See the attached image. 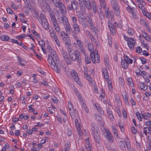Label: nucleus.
<instances>
[{
  "mask_svg": "<svg viewBox=\"0 0 151 151\" xmlns=\"http://www.w3.org/2000/svg\"><path fill=\"white\" fill-rule=\"evenodd\" d=\"M138 6L139 8L140 9L142 10H143L145 9V7L142 4H139L138 5Z\"/></svg>",
  "mask_w": 151,
  "mask_h": 151,
  "instance_id": "69168bd1",
  "label": "nucleus"
},
{
  "mask_svg": "<svg viewBox=\"0 0 151 151\" xmlns=\"http://www.w3.org/2000/svg\"><path fill=\"white\" fill-rule=\"evenodd\" d=\"M54 40L55 41V42H56V44H57V45L58 46H60V43L58 39V37L57 36V35L55 36V37H52Z\"/></svg>",
  "mask_w": 151,
  "mask_h": 151,
  "instance_id": "a19ab883",
  "label": "nucleus"
},
{
  "mask_svg": "<svg viewBox=\"0 0 151 151\" xmlns=\"http://www.w3.org/2000/svg\"><path fill=\"white\" fill-rule=\"evenodd\" d=\"M105 14H106V16L107 18H109V17H110L111 19L114 18V16L112 12H109L107 11L105 12Z\"/></svg>",
  "mask_w": 151,
  "mask_h": 151,
  "instance_id": "a211bd4d",
  "label": "nucleus"
},
{
  "mask_svg": "<svg viewBox=\"0 0 151 151\" xmlns=\"http://www.w3.org/2000/svg\"><path fill=\"white\" fill-rule=\"evenodd\" d=\"M127 81L129 85L131 87H133L134 86L132 82V79L131 78H129L127 79Z\"/></svg>",
  "mask_w": 151,
  "mask_h": 151,
  "instance_id": "473e14b6",
  "label": "nucleus"
},
{
  "mask_svg": "<svg viewBox=\"0 0 151 151\" xmlns=\"http://www.w3.org/2000/svg\"><path fill=\"white\" fill-rule=\"evenodd\" d=\"M122 115L123 116L124 118H127V115L126 111L125 110H122Z\"/></svg>",
  "mask_w": 151,
  "mask_h": 151,
  "instance_id": "0e129e2a",
  "label": "nucleus"
},
{
  "mask_svg": "<svg viewBox=\"0 0 151 151\" xmlns=\"http://www.w3.org/2000/svg\"><path fill=\"white\" fill-rule=\"evenodd\" d=\"M99 11H98V12L99 14V17L101 20H102L104 19V17L102 11L101 9H99Z\"/></svg>",
  "mask_w": 151,
  "mask_h": 151,
  "instance_id": "393cba45",
  "label": "nucleus"
},
{
  "mask_svg": "<svg viewBox=\"0 0 151 151\" xmlns=\"http://www.w3.org/2000/svg\"><path fill=\"white\" fill-rule=\"evenodd\" d=\"M69 55L71 59L75 61L76 59H77L78 62L80 64L81 63V58L80 56V53L78 52L77 51L75 52L71 49L70 47L68 49Z\"/></svg>",
  "mask_w": 151,
  "mask_h": 151,
  "instance_id": "7ed1b4c3",
  "label": "nucleus"
},
{
  "mask_svg": "<svg viewBox=\"0 0 151 151\" xmlns=\"http://www.w3.org/2000/svg\"><path fill=\"white\" fill-rule=\"evenodd\" d=\"M61 5L60 7H58L59 8L60 10H61V12L62 14H65L67 12L66 8L64 5H63L62 4Z\"/></svg>",
  "mask_w": 151,
  "mask_h": 151,
  "instance_id": "412c9836",
  "label": "nucleus"
},
{
  "mask_svg": "<svg viewBox=\"0 0 151 151\" xmlns=\"http://www.w3.org/2000/svg\"><path fill=\"white\" fill-rule=\"evenodd\" d=\"M127 41L128 42V43L129 44L130 43V44H135L136 43L135 40L131 37L127 38Z\"/></svg>",
  "mask_w": 151,
  "mask_h": 151,
  "instance_id": "bb28decb",
  "label": "nucleus"
},
{
  "mask_svg": "<svg viewBox=\"0 0 151 151\" xmlns=\"http://www.w3.org/2000/svg\"><path fill=\"white\" fill-rule=\"evenodd\" d=\"M84 75L86 77V79L89 81L91 80L92 78H91L90 76L87 73L84 72Z\"/></svg>",
  "mask_w": 151,
  "mask_h": 151,
  "instance_id": "ea45409f",
  "label": "nucleus"
},
{
  "mask_svg": "<svg viewBox=\"0 0 151 151\" xmlns=\"http://www.w3.org/2000/svg\"><path fill=\"white\" fill-rule=\"evenodd\" d=\"M120 1L127 5H129V4H133L134 2L131 0H120Z\"/></svg>",
  "mask_w": 151,
  "mask_h": 151,
  "instance_id": "a878e982",
  "label": "nucleus"
},
{
  "mask_svg": "<svg viewBox=\"0 0 151 151\" xmlns=\"http://www.w3.org/2000/svg\"><path fill=\"white\" fill-rule=\"evenodd\" d=\"M131 131L134 134H136L137 132V130L136 128L134 127H132Z\"/></svg>",
  "mask_w": 151,
  "mask_h": 151,
  "instance_id": "13d9d810",
  "label": "nucleus"
},
{
  "mask_svg": "<svg viewBox=\"0 0 151 151\" xmlns=\"http://www.w3.org/2000/svg\"><path fill=\"white\" fill-rule=\"evenodd\" d=\"M121 62V64L122 65V67L124 68V69H127L128 68V65H129V62H125V61H123L122 59Z\"/></svg>",
  "mask_w": 151,
  "mask_h": 151,
  "instance_id": "aec40b11",
  "label": "nucleus"
},
{
  "mask_svg": "<svg viewBox=\"0 0 151 151\" xmlns=\"http://www.w3.org/2000/svg\"><path fill=\"white\" fill-rule=\"evenodd\" d=\"M46 8L47 9L49 12L52 10V9L51 8L50 6L49 5L47 4V2H46Z\"/></svg>",
  "mask_w": 151,
  "mask_h": 151,
  "instance_id": "bf43d9fd",
  "label": "nucleus"
},
{
  "mask_svg": "<svg viewBox=\"0 0 151 151\" xmlns=\"http://www.w3.org/2000/svg\"><path fill=\"white\" fill-rule=\"evenodd\" d=\"M54 27H55V29L56 32H60V28L58 25V23L57 24H56L55 26Z\"/></svg>",
  "mask_w": 151,
  "mask_h": 151,
  "instance_id": "09e8293b",
  "label": "nucleus"
},
{
  "mask_svg": "<svg viewBox=\"0 0 151 151\" xmlns=\"http://www.w3.org/2000/svg\"><path fill=\"white\" fill-rule=\"evenodd\" d=\"M88 50L90 51H92V50H93V46L92 45L90 44L88 45ZM93 51H92L93 52Z\"/></svg>",
  "mask_w": 151,
  "mask_h": 151,
  "instance_id": "052dcab7",
  "label": "nucleus"
},
{
  "mask_svg": "<svg viewBox=\"0 0 151 151\" xmlns=\"http://www.w3.org/2000/svg\"><path fill=\"white\" fill-rule=\"evenodd\" d=\"M94 105L95 106L96 108V109L98 110V111H101V109L99 104L98 103H96Z\"/></svg>",
  "mask_w": 151,
  "mask_h": 151,
  "instance_id": "a18cd8bd",
  "label": "nucleus"
},
{
  "mask_svg": "<svg viewBox=\"0 0 151 151\" xmlns=\"http://www.w3.org/2000/svg\"><path fill=\"white\" fill-rule=\"evenodd\" d=\"M64 27L67 34H69L72 31V29L69 23L64 25Z\"/></svg>",
  "mask_w": 151,
  "mask_h": 151,
  "instance_id": "9d476101",
  "label": "nucleus"
},
{
  "mask_svg": "<svg viewBox=\"0 0 151 151\" xmlns=\"http://www.w3.org/2000/svg\"><path fill=\"white\" fill-rule=\"evenodd\" d=\"M63 40L65 42V44L67 45L68 49L70 47L71 42L68 36L67 35L63 37Z\"/></svg>",
  "mask_w": 151,
  "mask_h": 151,
  "instance_id": "6e6552de",
  "label": "nucleus"
},
{
  "mask_svg": "<svg viewBox=\"0 0 151 151\" xmlns=\"http://www.w3.org/2000/svg\"><path fill=\"white\" fill-rule=\"evenodd\" d=\"M70 116L72 119H75L78 116V111L77 110L75 109L73 110L70 112Z\"/></svg>",
  "mask_w": 151,
  "mask_h": 151,
  "instance_id": "1a4fd4ad",
  "label": "nucleus"
},
{
  "mask_svg": "<svg viewBox=\"0 0 151 151\" xmlns=\"http://www.w3.org/2000/svg\"><path fill=\"white\" fill-rule=\"evenodd\" d=\"M50 53L48 57L47 61L51 68L58 73L60 70V65L58 57L54 50L52 48L48 50Z\"/></svg>",
  "mask_w": 151,
  "mask_h": 151,
  "instance_id": "f257e3e1",
  "label": "nucleus"
},
{
  "mask_svg": "<svg viewBox=\"0 0 151 151\" xmlns=\"http://www.w3.org/2000/svg\"><path fill=\"white\" fill-rule=\"evenodd\" d=\"M59 21L60 23H62L63 22L64 25L69 24L67 19L64 16H63L61 17V21L59 20Z\"/></svg>",
  "mask_w": 151,
  "mask_h": 151,
  "instance_id": "2eb2a0df",
  "label": "nucleus"
},
{
  "mask_svg": "<svg viewBox=\"0 0 151 151\" xmlns=\"http://www.w3.org/2000/svg\"><path fill=\"white\" fill-rule=\"evenodd\" d=\"M25 8H27L30 10L32 11L34 9V7L32 6L31 4L29 3H27L25 6Z\"/></svg>",
  "mask_w": 151,
  "mask_h": 151,
  "instance_id": "c756f323",
  "label": "nucleus"
},
{
  "mask_svg": "<svg viewBox=\"0 0 151 151\" xmlns=\"http://www.w3.org/2000/svg\"><path fill=\"white\" fill-rule=\"evenodd\" d=\"M107 113L111 121H113L114 118L112 111L110 109H108L107 110Z\"/></svg>",
  "mask_w": 151,
  "mask_h": 151,
  "instance_id": "6ab92c4d",
  "label": "nucleus"
},
{
  "mask_svg": "<svg viewBox=\"0 0 151 151\" xmlns=\"http://www.w3.org/2000/svg\"><path fill=\"white\" fill-rule=\"evenodd\" d=\"M109 27L111 33L112 35H114L115 33V30L114 29V25H109Z\"/></svg>",
  "mask_w": 151,
  "mask_h": 151,
  "instance_id": "c85d7f7f",
  "label": "nucleus"
},
{
  "mask_svg": "<svg viewBox=\"0 0 151 151\" xmlns=\"http://www.w3.org/2000/svg\"><path fill=\"white\" fill-rule=\"evenodd\" d=\"M142 34L143 37L145 38L146 40L147 38H148V37L149 36L147 33L145 32H143Z\"/></svg>",
  "mask_w": 151,
  "mask_h": 151,
  "instance_id": "774afa93",
  "label": "nucleus"
},
{
  "mask_svg": "<svg viewBox=\"0 0 151 151\" xmlns=\"http://www.w3.org/2000/svg\"><path fill=\"white\" fill-rule=\"evenodd\" d=\"M146 125L149 127L150 128H151V122L150 121H147L145 123Z\"/></svg>",
  "mask_w": 151,
  "mask_h": 151,
  "instance_id": "e2e57ef3",
  "label": "nucleus"
},
{
  "mask_svg": "<svg viewBox=\"0 0 151 151\" xmlns=\"http://www.w3.org/2000/svg\"><path fill=\"white\" fill-rule=\"evenodd\" d=\"M106 134L107 135V138L108 141L111 143L113 142V137L112 135L109 132H106Z\"/></svg>",
  "mask_w": 151,
  "mask_h": 151,
  "instance_id": "f8f14e48",
  "label": "nucleus"
},
{
  "mask_svg": "<svg viewBox=\"0 0 151 151\" xmlns=\"http://www.w3.org/2000/svg\"><path fill=\"white\" fill-rule=\"evenodd\" d=\"M104 61L106 65L108 66L109 62L108 58L107 57H105L104 59Z\"/></svg>",
  "mask_w": 151,
  "mask_h": 151,
  "instance_id": "338daca9",
  "label": "nucleus"
},
{
  "mask_svg": "<svg viewBox=\"0 0 151 151\" xmlns=\"http://www.w3.org/2000/svg\"><path fill=\"white\" fill-rule=\"evenodd\" d=\"M135 44H130V43H129V44L128 43V46L130 50H133L134 49Z\"/></svg>",
  "mask_w": 151,
  "mask_h": 151,
  "instance_id": "3c124183",
  "label": "nucleus"
},
{
  "mask_svg": "<svg viewBox=\"0 0 151 151\" xmlns=\"http://www.w3.org/2000/svg\"><path fill=\"white\" fill-rule=\"evenodd\" d=\"M142 48L140 47H138L136 48V52L137 53H138L139 54L141 53L142 52Z\"/></svg>",
  "mask_w": 151,
  "mask_h": 151,
  "instance_id": "37998d69",
  "label": "nucleus"
},
{
  "mask_svg": "<svg viewBox=\"0 0 151 151\" xmlns=\"http://www.w3.org/2000/svg\"><path fill=\"white\" fill-rule=\"evenodd\" d=\"M128 6L126 7V9L128 12H131V13L133 11V8L136 6L133 3V4H129L127 5Z\"/></svg>",
  "mask_w": 151,
  "mask_h": 151,
  "instance_id": "ddd939ff",
  "label": "nucleus"
},
{
  "mask_svg": "<svg viewBox=\"0 0 151 151\" xmlns=\"http://www.w3.org/2000/svg\"><path fill=\"white\" fill-rule=\"evenodd\" d=\"M38 21L43 25L44 28L46 30H47L49 28V25L44 14L42 13L40 14Z\"/></svg>",
  "mask_w": 151,
  "mask_h": 151,
  "instance_id": "20e7f679",
  "label": "nucleus"
},
{
  "mask_svg": "<svg viewBox=\"0 0 151 151\" xmlns=\"http://www.w3.org/2000/svg\"><path fill=\"white\" fill-rule=\"evenodd\" d=\"M75 122L77 129H80L81 128L80 124L79 123L77 119H76L75 120Z\"/></svg>",
  "mask_w": 151,
  "mask_h": 151,
  "instance_id": "e433bc0d",
  "label": "nucleus"
},
{
  "mask_svg": "<svg viewBox=\"0 0 151 151\" xmlns=\"http://www.w3.org/2000/svg\"><path fill=\"white\" fill-rule=\"evenodd\" d=\"M86 145H85V147H86L88 149H89L88 150H90V149H91V144L90 143V142L89 141H88V140H87V141H86Z\"/></svg>",
  "mask_w": 151,
  "mask_h": 151,
  "instance_id": "f704fd0d",
  "label": "nucleus"
},
{
  "mask_svg": "<svg viewBox=\"0 0 151 151\" xmlns=\"http://www.w3.org/2000/svg\"><path fill=\"white\" fill-rule=\"evenodd\" d=\"M86 34L87 35L89 36L90 38L93 36L92 35L90 31L88 30H87L86 31Z\"/></svg>",
  "mask_w": 151,
  "mask_h": 151,
  "instance_id": "5fc2aeb1",
  "label": "nucleus"
},
{
  "mask_svg": "<svg viewBox=\"0 0 151 151\" xmlns=\"http://www.w3.org/2000/svg\"><path fill=\"white\" fill-rule=\"evenodd\" d=\"M141 89L143 90H145L147 89V86H145L144 83H142L140 86Z\"/></svg>",
  "mask_w": 151,
  "mask_h": 151,
  "instance_id": "c9c22d12",
  "label": "nucleus"
},
{
  "mask_svg": "<svg viewBox=\"0 0 151 151\" xmlns=\"http://www.w3.org/2000/svg\"><path fill=\"white\" fill-rule=\"evenodd\" d=\"M0 38L3 41H7L10 39V37L6 35H3L0 37Z\"/></svg>",
  "mask_w": 151,
  "mask_h": 151,
  "instance_id": "b1692460",
  "label": "nucleus"
},
{
  "mask_svg": "<svg viewBox=\"0 0 151 151\" xmlns=\"http://www.w3.org/2000/svg\"><path fill=\"white\" fill-rule=\"evenodd\" d=\"M111 3L112 5L115 14L117 16H118L120 14V10L119 9L117 2L116 1L113 0L111 1Z\"/></svg>",
  "mask_w": 151,
  "mask_h": 151,
  "instance_id": "39448f33",
  "label": "nucleus"
},
{
  "mask_svg": "<svg viewBox=\"0 0 151 151\" xmlns=\"http://www.w3.org/2000/svg\"><path fill=\"white\" fill-rule=\"evenodd\" d=\"M52 31H51V30H50L49 31L51 37H54L56 35V34L55 32L53 30V29H52Z\"/></svg>",
  "mask_w": 151,
  "mask_h": 151,
  "instance_id": "49530a36",
  "label": "nucleus"
},
{
  "mask_svg": "<svg viewBox=\"0 0 151 151\" xmlns=\"http://www.w3.org/2000/svg\"><path fill=\"white\" fill-rule=\"evenodd\" d=\"M92 133L94 136L95 141L98 144L100 143L101 138L98 128L95 123H92L91 125Z\"/></svg>",
  "mask_w": 151,
  "mask_h": 151,
  "instance_id": "f03ea898",
  "label": "nucleus"
},
{
  "mask_svg": "<svg viewBox=\"0 0 151 151\" xmlns=\"http://www.w3.org/2000/svg\"><path fill=\"white\" fill-rule=\"evenodd\" d=\"M85 61L86 63V64H88L90 63H91V59L89 57H87L85 58Z\"/></svg>",
  "mask_w": 151,
  "mask_h": 151,
  "instance_id": "864d4df0",
  "label": "nucleus"
},
{
  "mask_svg": "<svg viewBox=\"0 0 151 151\" xmlns=\"http://www.w3.org/2000/svg\"><path fill=\"white\" fill-rule=\"evenodd\" d=\"M71 6L73 10H77L78 9V5L77 2L72 1L71 2Z\"/></svg>",
  "mask_w": 151,
  "mask_h": 151,
  "instance_id": "9b49d317",
  "label": "nucleus"
},
{
  "mask_svg": "<svg viewBox=\"0 0 151 151\" xmlns=\"http://www.w3.org/2000/svg\"><path fill=\"white\" fill-rule=\"evenodd\" d=\"M136 114L138 119L140 121H142V119L140 114L139 112H137L136 113Z\"/></svg>",
  "mask_w": 151,
  "mask_h": 151,
  "instance_id": "79ce46f5",
  "label": "nucleus"
},
{
  "mask_svg": "<svg viewBox=\"0 0 151 151\" xmlns=\"http://www.w3.org/2000/svg\"><path fill=\"white\" fill-rule=\"evenodd\" d=\"M51 22L53 25L54 26H56V24H57L58 23L57 22L56 18L55 16H52V17H50Z\"/></svg>",
  "mask_w": 151,
  "mask_h": 151,
  "instance_id": "4be33fe9",
  "label": "nucleus"
},
{
  "mask_svg": "<svg viewBox=\"0 0 151 151\" xmlns=\"http://www.w3.org/2000/svg\"><path fill=\"white\" fill-rule=\"evenodd\" d=\"M77 15L79 19H80L81 20H84L85 19V17L83 15V12L81 11H78L77 12Z\"/></svg>",
  "mask_w": 151,
  "mask_h": 151,
  "instance_id": "dca6fc26",
  "label": "nucleus"
},
{
  "mask_svg": "<svg viewBox=\"0 0 151 151\" xmlns=\"http://www.w3.org/2000/svg\"><path fill=\"white\" fill-rule=\"evenodd\" d=\"M68 53L66 52H63L62 53L63 56L64 57V59L68 58L67 55Z\"/></svg>",
  "mask_w": 151,
  "mask_h": 151,
  "instance_id": "4d7b16f0",
  "label": "nucleus"
},
{
  "mask_svg": "<svg viewBox=\"0 0 151 151\" xmlns=\"http://www.w3.org/2000/svg\"><path fill=\"white\" fill-rule=\"evenodd\" d=\"M89 24V25L91 29L93 30L94 29V27L93 25V22H92V19H91L90 20H87ZM94 30L93 32H94Z\"/></svg>",
  "mask_w": 151,
  "mask_h": 151,
  "instance_id": "2f4dec72",
  "label": "nucleus"
},
{
  "mask_svg": "<svg viewBox=\"0 0 151 151\" xmlns=\"http://www.w3.org/2000/svg\"><path fill=\"white\" fill-rule=\"evenodd\" d=\"M38 43L39 45L41 46L42 49L43 47L45 45V43L42 40L41 41H39Z\"/></svg>",
  "mask_w": 151,
  "mask_h": 151,
  "instance_id": "4c0bfd02",
  "label": "nucleus"
},
{
  "mask_svg": "<svg viewBox=\"0 0 151 151\" xmlns=\"http://www.w3.org/2000/svg\"><path fill=\"white\" fill-rule=\"evenodd\" d=\"M95 118L100 122H101L102 120V118L101 116L98 114H95Z\"/></svg>",
  "mask_w": 151,
  "mask_h": 151,
  "instance_id": "72a5a7b5",
  "label": "nucleus"
},
{
  "mask_svg": "<svg viewBox=\"0 0 151 151\" xmlns=\"http://www.w3.org/2000/svg\"><path fill=\"white\" fill-rule=\"evenodd\" d=\"M65 60L67 64L68 65H71V64L72 63V61L70 60L68 57L65 59Z\"/></svg>",
  "mask_w": 151,
  "mask_h": 151,
  "instance_id": "de8ad7c7",
  "label": "nucleus"
},
{
  "mask_svg": "<svg viewBox=\"0 0 151 151\" xmlns=\"http://www.w3.org/2000/svg\"><path fill=\"white\" fill-rule=\"evenodd\" d=\"M100 5L101 7L103 8H104L106 6V4L104 0H100Z\"/></svg>",
  "mask_w": 151,
  "mask_h": 151,
  "instance_id": "58836bf2",
  "label": "nucleus"
},
{
  "mask_svg": "<svg viewBox=\"0 0 151 151\" xmlns=\"http://www.w3.org/2000/svg\"><path fill=\"white\" fill-rule=\"evenodd\" d=\"M71 76L72 78L74 79V81L77 83L79 84L80 82L78 74L74 70H73L71 72Z\"/></svg>",
  "mask_w": 151,
  "mask_h": 151,
  "instance_id": "0eeeda50",
  "label": "nucleus"
},
{
  "mask_svg": "<svg viewBox=\"0 0 151 151\" xmlns=\"http://www.w3.org/2000/svg\"><path fill=\"white\" fill-rule=\"evenodd\" d=\"M103 73L104 74L105 79L108 80L109 78V73L107 70L106 69H104L103 70Z\"/></svg>",
  "mask_w": 151,
  "mask_h": 151,
  "instance_id": "5701e85b",
  "label": "nucleus"
},
{
  "mask_svg": "<svg viewBox=\"0 0 151 151\" xmlns=\"http://www.w3.org/2000/svg\"><path fill=\"white\" fill-rule=\"evenodd\" d=\"M73 27L74 30L77 32L78 33H79L80 32V30L78 25L77 24H74L73 25Z\"/></svg>",
  "mask_w": 151,
  "mask_h": 151,
  "instance_id": "cd10ccee",
  "label": "nucleus"
},
{
  "mask_svg": "<svg viewBox=\"0 0 151 151\" xmlns=\"http://www.w3.org/2000/svg\"><path fill=\"white\" fill-rule=\"evenodd\" d=\"M68 109H69V110L70 111H71V110H71L72 109L73 110V106L72 104L71 103H70V104L68 103Z\"/></svg>",
  "mask_w": 151,
  "mask_h": 151,
  "instance_id": "680f3d73",
  "label": "nucleus"
},
{
  "mask_svg": "<svg viewBox=\"0 0 151 151\" xmlns=\"http://www.w3.org/2000/svg\"><path fill=\"white\" fill-rule=\"evenodd\" d=\"M97 55L94 54L93 52L91 51L90 53L91 57V59L93 63H98L100 62L99 57L98 55V52H97Z\"/></svg>",
  "mask_w": 151,
  "mask_h": 151,
  "instance_id": "423d86ee",
  "label": "nucleus"
},
{
  "mask_svg": "<svg viewBox=\"0 0 151 151\" xmlns=\"http://www.w3.org/2000/svg\"><path fill=\"white\" fill-rule=\"evenodd\" d=\"M131 13L132 15V16L134 18H135V19H138V16L137 15V14L134 11H133Z\"/></svg>",
  "mask_w": 151,
  "mask_h": 151,
  "instance_id": "8fccbe9b",
  "label": "nucleus"
},
{
  "mask_svg": "<svg viewBox=\"0 0 151 151\" xmlns=\"http://www.w3.org/2000/svg\"><path fill=\"white\" fill-rule=\"evenodd\" d=\"M52 1L55 5V6L57 7H60L62 4L60 0H52Z\"/></svg>",
  "mask_w": 151,
  "mask_h": 151,
  "instance_id": "f3484780",
  "label": "nucleus"
},
{
  "mask_svg": "<svg viewBox=\"0 0 151 151\" xmlns=\"http://www.w3.org/2000/svg\"><path fill=\"white\" fill-rule=\"evenodd\" d=\"M32 33L35 35H36V38L37 39L40 37V35L39 34L36 32L35 30H32Z\"/></svg>",
  "mask_w": 151,
  "mask_h": 151,
  "instance_id": "c03bdc74",
  "label": "nucleus"
},
{
  "mask_svg": "<svg viewBox=\"0 0 151 151\" xmlns=\"http://www.w3.org/2000/svg\"><path fill=\"white\" fill-rule=\"evenodd\" d=\"M125 144L126 142L122 141L120 142L119 144L120 147V148L121 149H123L125 147Z\"/></svg>",
  "mask_w": 151,
  "mask_h": 151,
  "instance_id": "7c9ffc66",
  "label": "nucleus"
},
{
  "mask_svg": "<svg viewBox=\"0 0 151 151\" xmlns=\"http://www.w3.org/2000/svg\"><path fill=\"white\" fill-rule=\"evenodd\" d=\"M52 100L54 103H57L59 101L55 97H54V98H52Z\"/></svg>",
  "mask_w": 151,
  "mask_h": 151,
  "instance_id": "603ef678",
  "label": "nucleus"
},
{
  "mask_svg": "<svg viewBox=\"0 0 151 151\" xmlns=\"http://www.w3.org/2000/svg\"><path fill=\"white\" fill-rule=\"evenodd\" d=\"M83 3L85 5L87 9L88 10H90L91 9V4L88 0H85L84 1H83Z\"/></svg>",
  "mask_w": 151,
  "mask_h": 151,
  "instance_id": "4468645a",
  "label": "nucleus"
},
{
  "mask_svg": "<svg viewBox=\"0 0 151 151\" xmlns=\"http://www.w3.org/2000/svg\"><path fill=\"white\" fill-rule=\"evenodd\" d=\"M125 145H126L127 149L129 150L131 149V146L129 142H126Z\"/></svg>",
  "mask_w": 151,
  "mask_h": 151,
  "instance_id": "6e6d98bb",
  "label": "nucleus"
}]
</instances>
